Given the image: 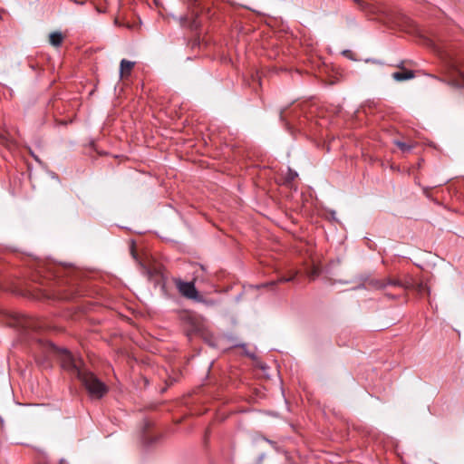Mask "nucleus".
Returning <instances> with one entry per match:
<instances>
[{
    "label": "nucleus",
    "mask_w": 464,
    "mask_h": 464,
    "mask_svg": "<svg viewBox=\"0 0 464 464\" xmlns=\"http://www.w3.org/2000/svg\"><path fill=\"white\" fill-rule=\"evenodd\" d=\"M77 379L93 399H101L108 392L107 386L91 372L83 370Z\"/></svg>",
    "instance_id": "nucleus-1"
},
{
    "label": "nucleus",
    "mask_w": 464,
    "mask_h": 464,
    "mask_svg": "<svg viewBox=\"0 0 464 464\" xmlns=\"http://www.w3.org/2000/svg\"><path fill=\"white\" fill-rule=\"evenodd\" d=\"M49 350L59 355L62 367L68 371L73 377L77 378L84 370L82 368V361L80 359H75L66 349H58L53 344H50Z\"/></svg>",
    "instance_id": "nucleus-2"
},
{
    "label": "nucleus",
    "mask_w": 464,
    "mask_h": 464,
    "mask_svg": "<svg viewBox=\"0 0 464 464\" xmlns=\"http://www.w3.org/2000/svg\"><path fill=\"white\" fill-rule=\"evenodd\" d=\"M369 285L377 290L386 291L388 288L392 289H409L412 287L410 281H402L395 277H387L384 279H372L369 282Z\"/></svg>",
    "instance_id": "nucleus-3"
},
{
    "label": "nucleus",
    "mask_w": 464,
    "mask_h": 464,
    "mask_svg": "<svg viewBox=\"0 0 464 464\" xmlns=\"http://www.w3.org/2000/svg\"><path fill=\"white\" fill-rule=\"evenodd\" d=\"M177 288L181 295L188 299H191L197 302H202L203 298L199 295L198 290L195 287L194 282H183L178 280L176 282Z\"/></svg>",
    "instance_id": "nucleus-4"
},
{
    "label": "nucleus",
    "mask_w": 464,
    "mask_h": 464,
    "mask_svg": "<svg viewBox=\"0 0 464 464\" xmlns=\"http://www.w3.org/2000/svg\"><path fill=\"white\" fill-rule=\"evenodd\" d=\"M135 65L134 62L122 59L120 64V75L121 78H125L130 74L131 70Z\"/></svg>",
    "instance_id": "nucleus-5"
},
{
    "label": "nucleus",
    "mask_w": 464,
    "mask_h": 464,
    "mask_svg": "<svg viewBox=\"0 0 464 464\" xmlns=\"http://www.w3.org/2000/svg\"><path fill=\"white\" fill-rule=\"evenodd\" d=\"M63 41V36L60 32H53L49 34V42L54 47H59Z\"/></svg>",
    "instance_id": "nucleus-6"
},
{
    "label": "nucleus",
    "mask_w": 464,
    "mask_h": 464,
    "mask_svg": "<svg viewBox=\"0 0 464 464\" xmlns=\"http://www.w3.org/2000/svg\"><path fill=\"white\" fill-rule=\"evenodd\" d=\"M414 77L412 71L395 72L392 73V78L398 82L409 80Z\"/></svg>",
    "instance_id": "nucleus-7"
},
{
    "label": "nucleus",
    "mask_w": 464,
    "mask_h": 464,
    "mask_svg": "<svg viewBox=\"0 0 464 464\" xmlns=\"http://www.w3.org/2000/svg\"><path fill=\"white\" fill-rule=\"evenodd\" d=\"M188 7L196 16L198 15V10L200 6L199 0H187Z\"/></svg>",
    "instance_id": "nucleus-8"
},
{
    "label": "nucleus",
    "mask_w": 464,
    "mask_h": 464,
    "mask_svg": "<svg viewBox=\"0 0 464 464\" xmlns=\"http://www.w3.org/2000/svg\"><path fill=\"white\" fill-rule=\"evenodd\" d=\"M395 144L403 151V152H409L412 149V146L411 144H408L406 142L402 141H395Z\"/></svg>",
    "instance_id": "nucleus-9"
},
{
    "label": "nucleus",
    "mask_w": 464,
    "mask_h": 464,
    "mask_svg": "<svg viewBox=\"0 0 464 464\" xmlns=\"http://www.w3.org/2000/svg\"><path fill=\"white\" fill-rule=\"evenodd\" d=\"M199 272H204V266H201V265H196L195 266V270H194V274L196 275L195 277H194V280L198 279V277L199 276H198V273Z\"/></svg>",
    "instance_id": "nucleus-10"
},
{
    "label": "nucleus",
    "mask_w": 464,
    "mask_h": 464,
    "mask_svg": "<svg viewBox=\"0 0 464 464\" xmlns=\"http://www.w3.org/2000/svg\"><path fill=\"white\" fill-rule=\"evenodd\" d=\"M295 276V274H294L291 276H281L279 279V282L285 283V282H290L292 281Z\"/></svg>",
    "instance_id": "nucleus-11"
},
{
    "label": "nucleus",
    "mask_w": 464,
    "mask_h": 464,
    "mask_svg": "<svg viewBox=\"0 0 464 464\" xmlns=\"http://www.w3.org/2000/svg\"><path fill=\"white\" fill-rule=\"evenodd\" d=\"M316 274H317V271L314 269L313 274L311 275V276L314 277L316 276Z\"/></svg>",
    "instance_id": "nucleus-12"
},
{
    "label": "nucleus",
    "mask_w": 464,
    "mask_h": 464,
    "mask_svg": "<svg viewBox=\"0 0 464 464\" xmlns=\"http://www.w3.org/2000/svg\"><path fill=\"white\" fill-rule=\"evenodd\" d=\"M423 288H424V285H423L422 284H420V285H419V291H421Z\"/></svg>",
    "instance_id": "nucleus-13"
},
{
    "label": "nucleus",
    "mask_w": 464,
    "mask_h": 464,
    "mask_svg": "<svg viewBox=\"0 0 464 464\" xmlns=\"http://www.w3.org/2000/svg\"><path fill=\"white\" fill-rule=\"evenodd\" d=\"M385 295H388V296H390V297H394V296H395V295H391V294H389V293H385Z\"/></svg>",
    "instance_id": "nucleus-14"
},
{
    "label": "nucleus",
    "mask_w": 464,
    "mask_h": 464,
    "mask_svg": "<svg viewBox=\"0 0 464 464\" xmlns=\"http://www.w3.org/2000/svg\"><path fill=\"white\" fill-rule=\"evenodd\" d=\"M2 313V311L0 310V314Z\"/></svg>",
    "instance_id": "nucleus-15"
}]
</instances>
